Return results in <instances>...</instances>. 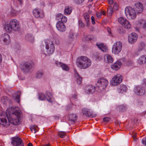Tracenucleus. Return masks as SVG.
<instances>
[{
	"mask_svg": "<svg viewBox=\"0 0 146 146\" xmlns=\"http://www.w3.org/2000/svg\"><path fill=\"white\" fill-rule=\"evenodd\" d=\"M20 115L19 111L16 110L12 113L9 117H8V121H7L6 118H0V124L6 127L9 126L10 123L14 125H19L20 122Z\"/></svg>",
	"mask_w": 146,
	"mask_h": 146,
	"instance_id": "f257e3e1",
	"label": "nucleus"
},
{
	"mask_svg": "<svg viewBox=\"0 0 146 146\" xmlns=\"http://www.w3.org/2000/svg\"><path fill=\"white\" fill-rule=\"evenodd\" d=\"M20 28V25L19 21L16 19H13L11 20L9 24L5 25V29L7 33H10L13 31H17Z\"/></svg>",
	"mask_w": 146,
	"mask_h": 146,
	"instance_id": "f03ea898",
	"label": "nucleus"
},
{
	"mask_svg": "<svg viewBox=\"0 0 146 146\" xmlns=\"http://www.w3.org/2000/svg\"><path fill=\"white\" fill-rule=\"evenodd\" d=\"M91 60L86 56H81L78 59L77 65L81 69H86L91 65Z\"/></svg>",
	"mask_w": 146,
	"mask_h": 146,
	"instance_id": "7ed1b4c3",
	"label": "nucleus"
},
{
	"mask_svg": "<svg viewBox=\"0 0 146 146\" xmlns=\"http://www.w3.org/2000/svg\"><path fill=\"white\" fill-rule=\"evenodd\" d=\"M125 14L127 19L130 20L135 19L137 16L135 10L130 7L128 6L125 8Z\"/></svg>",
	"mask_w": 146,
	"mask_h": 146,
	"instance_id": "20e7f679",
	"label": "nucleus"
},
{
	"mask_svg": "<svg viewBox=\"0 0 146 146\" xmlns=\"http://www.w3.org/2000/svg\"><path fill=\"white\" fill-rule=\"evenodd\" d=\"M109 83L107 79L104 78H101L96 83L97 86L99 89L100 91H103L107 87Z\"/></svg>",
	"mask_w": 146,
	"mask_h": 146,
	"instance_id": "39448f33",
	"label": "nucleus"
},
{
	"mask_svg": "<svg viewBox=\"0 0 146 146\" xmlns=\"http://www.w3.org/2000/svg\"><path fill=\"white\" fill-rule=\"evenodd\" d=\"M122 48V44L120 41H117L115 43L112 48V52L115 54H117L120 53Z\"/></svg>",
	"mask_w": 146,
	"mask_h": 146,
	"instance_id": "423d86ee",
	"label": "nucleus"
},
{
	"mask_svg": "<svg viewBox=\"0 0 146 146\" xmlns=\"http://www.w3.org/2000/svg\"><path fill=\"white\" fill-rule=\"evenodd\" d=\"M45 48L47 50V52L49 54H51L54 52L55 47L53 42L48 40H46L45 41Z\"/></svg>",
	"mask_w": 146,
	"mask_h": 146,
	"instance_id": "0eeeda50",
	"label": "nucleus"
},
{
	"mask_svg": "<svg viewBox=\"0 0 146 146\" xmlns=\"http://www.w3.org/2000/svg\"><path fill=\"white\" fill-rule=\"evenodd\" d=\"M122 76L119 74L115 75L112 78L111 84L113 86H116L120 84L122 81Z\"/></svg>",
	"mask_w": 146,
	"mask_h": 146,
	"instance_id": "6e6552de",
	"label": "nucleus"
},
{
	"mask_svg": "<svg viewBox=\"0 0 146 146\" xmlns=\"http://www.w3.org/2000/svg\"><path fill=\"white\" fill-rule=\"evenodd\" d=\"M118 21L123 27L126 29H129L131 27V25L129 21L124 18L122 17L119 18Z\"/></svg>",
	"mask_w": 146,
	"mask_h": 146,
	"instance_id": "1a4fd4ad",
	"label": "nucleus"
},
{
	"mask_svg": "<svg viewBox=\"0 0 146 146\" xmlns=\"http://www.w3.org/2000/svg\"><path fill=\"white\" fill-rule=\"evenodd\" d=\"M11 143L14 146H24V143L22 139L17 136L12 138Z\"/></svg>",
	"mask_w": 146,
	"mask_h": 146,
	"instance_id": "9d476101",
	"label": "nucleus"
},
{
	"mask_svg": "<svg viewBox=\"0 0 146 146\" xmlns=\"http://www.w3.org/2000/svg\"><path fill=\"white\" fill-rule=\"evenodd\" d=\"M133 9L137 14H141L143 11V6L142 3L137 2L134 4Z\"/></svg>",
	"mask_w": 146,
	"mask_h": 146,
	"instance_id": "9b49d317",
	"label": "nucleus"
},
{
	"mask_svg": "<svg viewBox=\"0 0 146 146\" xmlns=\"http://www.w3.org/2000/svg\"><path fill=\"white\" fill-rule=\"evenodd\" d=\"M138 35L136 33H132L128 35V41L131 44H134L136 41Z\"/></svg>",
	"mask_w": 146,
	"mask_h": 146,
	"instance_id": "f8f14e48",
	"label": "nucleus"
},
{
	"mask_svg": "<svg viewBox=\"0 0 146 146\" xmlns=\"http://www.w3.org/2000/svg\"><path fill=\"white\" fill-rule=\"evenodd\" d=\"M82 112L84 115L87 117H95L96 115V114L93 113L90 110L87 108H83L82 110Z\"/></svg>",
	"mask_w": 146,
	"mask_h": 146,
	"instance_id": "ddd939ff",
	"label": "nucleus"
},
{
	"mask_svg": "<svg viewBox=\"0 0 146 146\" xmlns=\"http://www.w3.org/2000/svg\"><path fill=\"white\" fill-rule=\"evenodd\" d=\"M85 92L87 94H92L95 91V87L92 85H89L86 86L85 88Z\"/></svg>",
	"mask_w": 146,
	"mask_h": 146,
	"instance_id": "4468645a",
	"label": "nucleus"
},
{
	"mask_svg": "<svg viewBox=\"0 0 146 146\" xmlns=\"http://www.w3.org/2000/svg\"><path fill=\"white\" fill-rule=\"evenodd\" d=\"M23 13V10L21 7L18 8L17 10L12 8L9 12L10 14L13 16H16L17 15Z\"/></svg>",
	"mask_w": 146,
	"mask_h": 146,
	"instance_id": "2eb2a0df",
	"label": "nucleus"
},
{
	"mask_svg": "<svg viewBox=\"0 0 146 146\" xmlns=\"http://www.w3.org/2000/svg\"><path fill=\"white\" fill-rule=\"evenodd\" d=\"M33 15L36 18H42L44 17V13L40 10L35 9L33 11Z\"/></svg>",
	"mask_w": 146,
	"mask_h": 146,
	"instance_id": "dca6fc26",
	"label": "nucleus"
},
{
	"mask_svg": "<svg viewBox=\"0 0 146 146\" xmlns=\"http://www.w3.org/2000/svg\"><path fill=\"white\" fill-rule=\"evenodd\" d=\"M56 27L58 30L61 32L64 31L66 29V27L63 23L58 21L56 24Z\"/></svg>",
	"mask_w": 146,
	"mask_h": 146,
	"instance_id": "f3484780",
	"label": "nucleus"
},
{
	"mask_svg": "<svg viewBox=\"0 0 146 146\" xmlns=\"http://www.w3.org/2000/svg\"><path fill=\"white\" fill-rule=\"evenodd\" d=\"M1 39L6 44H9L11 41L10 36L7 33H4L1 36Z\"/></svg>",
	"mask_w": 146,
	"mask_h": 146,
	"instance_id": "a211bd4d",
	"label": "nucleus"
},
{
	"mask_svg": "<svg viewBox=\"0 0 146 146\" xmlns=\"http://www.w3.org/2000/svg\"><path fill=\"white\" fill-rule=\"evenodd\" d=\"M77 119V117L75 114H71L69 116L68 118V123L70 124H74Z\"/></svg>",
	"mask_w": 146,
	"mask_h": 146,
	"instance_id": "6ab92c4d",
	"label": "nucleus"
},
{
	"mask_svg": "<svg viewBox=\"0 0 146 146\" xmlns=\"http://www.w3.org/2000/svg\"><path fill=\"white\" fill-rule=\"evenodd\" d=\"M134 91L136 94L138 95H142L145 93L144 90L143 88L139 86L135 88Z\"/></svg>",
	"mask_w": 146,
	"mask_h": 146,
	"instance_id": "aec40b11",
	"label": "nucleus"
},
{
	"mask_svg": "<svg viewBox=\"0 0 146 146\" xmlns=\"http://www.w3.org/2000/svg\"><path fill=\"white\" fill-rule=\"evenodd\" d=\"M121 64V62L117 61L112 65L111 67L112 69L117 70L120 68Z\"/></svg>",
	"mask_w": 146,
	"mask_h": 146,
	"instance_id": "412c9836",
	"label": "nucleus"
},
{
	"mask_svg": "<svg viewBox=\"0 0 146 146\" xmlns=\"http://www.w3.org/2000/svg\"><path fill=\"white\" fill-rule=\"evenodd\" d=\"M55 64L58 66L61 67L62 69L64 70L68 71L69 70V68L68 66L61 62H58L57 61L56 62Z\"/></svg>",
	"mask_w": 146,
	"mask_h": 146,
	"instance_id": "4be33fe9",
	"label": "nucleus"
},
{
	"mask_svg": "<svg viewBox=\"0 0 146 146\" xmlns=\"http://www.w3.org/2000/svg\"><path fill=\"white\" fill-rule=\"evenodd\" d=\"M23 66L26 70L29 71L32 68V66L31 63L29 62H25L23 63Z\"/></svg>",
	"mask_w": 146,
	"mask_h": 146,
	"instance_id": "5701e85b",
	"label": "nucleus"
},
{
	"mask_svg": "<svg viewBox=\"0 0 146 146\" xmlns=\"http://www.w3.org/2000/svg\"><path fill=\"white\" fill-rule=\"evenodd\" d=\"M104 60L108 64L112 63L113 61V59L111 55L108 54L105 56Z\"/></svg>",
	"mask_w": 146,
	"mask_h": 146,
	"instance_id": "b1692460",
	"label": "nucleus"
},
{
	"mask_svg": "<svg viewBox=\"0 0 146 146\" xmlns=\"http://www.w3.org/2000/svg\"><path fill=\"white\" fill-rule=\"evenodd\" d=\"M138 62L141 64L146 63V55L141 56L138 60Z\"/></svg>",
	"mask_w": 146,
	"mask_h": 146,
	"instance_id": "393cba45",
	"label": "nucleus"
},
{
	"mask_svg": "<svg viewBox=\"0 0 146 146\" xmlns=\"http://www.w3.org/2000/svg\"><path fill=\"white\" fill-rule=\"evenodd\" d=\"M96 45L103 52H106L107 50V47L104 45L103 44H97Z\"/></svg>",
	"mask_w": 146,
	"mask_h": 146,
	"instance_id": "a878e982",
	"label": "nucleus"
},
{
	"mask_svg": "<svg viewBox=\"0 0 146 146\" xmlns=\"http://www.w3.org/2000/svg\"><path fill=\"white\" fill-rule=\"evenodd\" d=\"M127 90V87L125 85H122L117 88V92L119 93H122L126 92Z\"/></svg>",
	"mask_w": 146,
	"mask_h": 146,
	"instance_id": "bb28decb",
	"label": "nucleus"
},
{
	"mask_svg": "<svg viewBox=\"0 0 146 146\" xmlns=\"http://www.w3.org/2000/svg\"><path fill=\"white\" fill-rule=\"evenodd\" d=\"M145 44L144 42H142L139 44L137 49L138 51H140L145 50Z\"/></svg>",
	"mask_w": 146,
	"mask_h": 146,
	"instance_id": "cd10ccee",
	"label": "nucleus"
},
{
	"mask_svg": "<svg viewBox=\"0 0 146 146\" xmlns=\"http://www.w3.org/2000/svg\"><path fill=\"white\" fill-rule=\"evenodd\" d=\"M139 24L142 25L143 28L146 31V20L144 19H141L139 22Z\"/></svg>",
	"mask_w": 146,
	"mask_h": 146,
	"instance_id": "c85d7f7f",
	"label": "nucleus"
},
{
	"mask_svg": "<svg viewBox=\"0 0 146 146\" xmlns=\"http://www.w3.org/2000/svg\"><path fill=\"white\" fill-rule=\"evenodd\" d=\"M47 96L49 98V99L47 98V97L44 94L41 93L39 95V98L40 100H45L46 98L47 100L49 102H50L51 101V99L49 96Z\"/></svg>",
	"mask_w": 146,
	"mask_h": 146,
	"instance_id": "c756f323",
	"label": "nucleus"
},
{
	"mask_svg": "<svg viewBox=\"0 0 146 146\" xmlns=\"http://www.w3.org/2000/svg\"><path fill=\"white\" fill-rule=\"evenodd\" d=\"M72 8L71 7L66 6L65 7L64 10V13L65 15H69L71 12Z\"/></svg>",
	"mask_w": 146,
	"mask_h": 146,
	"instance_id": "7c9ffc66",
	"label": "nucleus"
},
{
	"mask_svg": "<svg viewBox=\"0 0 146 146\" xmlns=\"http://www.w3.org/2000/svg\"><path fill=\"white\" fill-rule=\"evenodd\" d=\"M84 16L87 23L86 25L88 26L89 25V22L90 20V16L88 13H85L84 14Z\"/></svg>",
	"mask_w": 146,
	"mask_h": 146,
	"instance_id": "2f4dec72",
	"label": "nucleus"
},
{
	"mask_svg": "<svg viewBox=\"0 0 146 146\" xmlns=\"http://www.w3.org/2000/svg\"><path fill=\"white\" fill-rule=\"evenodd\" d=\"M30 129L32 132L34 133H35L38 130V128L37 126L34 125L31 126Z\"/></svg>",
	"mask_w": 146,
	"mask_h": 146,
	"instance_id": "473e14b6",
	"label": "nucleus"
},
{
	"mask_svg": "<svg viewBox=\"0 0 146 146\" xmlns=\"http://www.w3.org/2000/svg\"><path fill=\"white\" fill-rule=\"evenodd\" d=\"M18 95H16L15 97H13V100H15V101L19 103V98L20 95L21 94V92L19 91L17 92Z\"/></svg>",
	"mask_w": 146,
	"mask_h": 146,
	"instance_id": "72a5a7b5",
	"label": "nucleus"
},
{
	"mask_svg": "<svg viewBox=\"0 0 146 146\" xmlns=\"http://www.w3.org/2000/svg\"><path fill=\"white\" fill-rule=\"evenodd\" d=\"M76 81L77 83L78 84H80L82 82V78L77 73L76 75Z\"/></svg>",
	"mask_w": 146,
	"mask_h": 146,
	"instance_id": "f704fd0d",
	"label": "nucleus"
},
{
	"mask_svg": "<svg viewBox=\"0 0 146 146\" xmlns=\"http://www.w3.org/2000/svg\"><path fill=\"white\" fill-rule=\"evenodd\" d=\"M43 74V72L42 71H38L36 74V78H41Z\"/></svg>",
	"mask_w": 146,
	"mask_h": 146,
	"instance_id": "c9c22d12",
	"label": "nucleus"
},
{
	"mask_svg": "<svg viewBox=\"0 0 146 146\" xmlns=\"http://www.w3.org/2000/svg\"><path fill=\"white\" fill-rule=\"evenodd\" d=\"M58 135L61 138H63L66 136V133L64 132L60 131L58 132Z\"/></svg>",
	"mask_w": 146,
	"mask_h": 146,
	"instance_id": "e433bc0d",
	"label": "nucleus"
},
{
	"mask_svg": "<svg viewBox=\"0 0 146 146\" xmlns=\"http://www.w3.org/2000/svg\"><path fill=\"white\" fill-rule=\"evenodd\" d=\"M12 108H13L12 107H11L8 108L7 110L6 113L7 116L8 115H11L10 113L11 112L13 111V110H12Z\"/></svg>",
	"mask_w": 146,
	"mask_h": 146,
	"instance_id": "4c0bfd02",
	"label": "nucleus"
},
{
	"mask_svg": "<svg viewBox=\"0 0 146 146\" xmlns=\"http://www.w3.org/2000/svg\"><path fill=\"white\" fill-rule=\"evenodd\" d=\"M63 15L61 13L58 14L56 17V19L58 21H60L61 17H63Z\"/></svg>",
	"mask_w": 146,
	"mask_h": 146,
	"instance_id": "58836bf2",
	"label": "nucleus"
},
{
	"mask_svg": "<svg viewBox=\"0 0 146 146\" xmlns=\"http://www.w3.org/2000/svg\"><path fill=\"white\" fill-rule=\"evenodd\" d=\"M67 18L65 16L63 15V17H61L60 21L62 23H66L67 22Z\"/></svg>",
	"mask_w": 146,
	"mask_h": 146,
	"instance_id": "ea45409f",
	"label": "nucleus"
},
{
	"mask_svg": "<svg viewBox=\"0 0 146 146\" xmlns=\"http://www.w3.org/2000/svg\"><path fill=\"white\" fill-rule=\"evenodd\" d=\"M107 12L108 13L110 14V15H111L113 13L112 8L111 7H110L107 11Z\"/></svg>",
	"mask_w": 146,
	"mask_h": 146,
	"instance_id": "a19ab883",
	"label": "nucleus"
},
{
	"mask_svg": "<svg viewBox=\"0 0 146 146\" xmlns=\"http://www.w3.org/2000/svg\"><path fill=\"white\" fill-rule=\"evenodd\" d=\"M133 61L131 60H129L127 61L126 65L128 66H131L133 64Z\"/></svg>",
	"mask_w": 146,
	"mask_h": 146,
	"instance_id": "79ce46f5",
	"label": "nucleus"
},
{
	"mask_svg": "<svg viewBox=\"0 0 146 146\" xmlns=\"http://www.w3.org/2000/svg\"><path fill=\"white\" fill-rule=\"evenodd\" d=\"M102 15V12L100 11L96 13V15L97 17L98 18H100L101 17Z\"/></svg>",
	"mask_w": 146,
	"mask_h": 146,
	"instance_id": "37998d69",
	"label": "nucleus"
},
{
	"mask_svg": "<svg viewBox=\"0 0 146 146\" xmlns=\"http://www.w3.org/2000/svg\"><path fill=\"white\" fill-rule=\"evenodd\" d=\"M84 0H76V2L77 3L79 4L82 3Z\"/></svg>",
	"mask_w": 146,
	"mask_h": 146,
	"instance_id": "c03bdc74",
	"label": "nucleus"
},
{
	"mask_svg": "<svg viewBox=\"0 0 146 146\" xmlns=\"http://www.w3.org/2000/svg\"><path fill=\"white\" fill-rule=\"evenodd\" d=\"M103 119L104 121L107 122L110 120V118L108 117H105L103 118Z\"/></svg>",
	"mask_w": 146,
	"mask_h": 146,
	"instance_id": "a18cd8bd",
	"label": "nucleus"
},
{
	"mask_svg": "<svg viewBox=\"0 0 146 146\" xmlns=\"http://www.w3.org/2000/svg\"><path fill=\"white\" fill-rule=\"evenodd\" d=\"M91 19L92 20V23L93 24H94L95 23V19L94 17L93 16H92L91 17Z\"/></svg>",
	"mask_w": 146,
	"mask_h": 146,
	"instance_id": "49530a36",
	"label": "nucleus"
},
{
	"mask_svg": "<svg viewBox=\"0 0 146 146\" xmlns=\"http://www.w3.org/2000/svg\"><path fill=\"white\" fill-rule=\"evenodd\" d=\"M136 134H137V133H136L134 132L133 133V136H132L133 139H134V141H136L137 140V139H135V138L136 137Z\"/></svg>",
	"mask_w": 146,
	"mask_h": 146,
	"instance_id": "de8ad7c7",
	"label": "nucleus"
},
{
	"mask_svg": "<svg viewBox=\"0 0 146 146\" xmlns=\"http://www.w3.org/2000/svg\"><path fill=\"white\" fill-rule=\"evenodd\" d=\"M5 98H6V99L4 101V100L5 98H3L1 99L2 102L3 103L5 104V102H7V98L6 97H5Z\"/></svg>",
	"mask_w": 146,
	"mask_h": 146,
	"instance_id": "09e8293b",
	"label": "nucleus"
},
{
	"mask_svg": "<svg viewBox=\"0 0 146 146\" xmlns=\"http://www.w3.org/2000/svg\"><path fill=\"white\" fill-rule=\"evenodd\" d=\"M142 142L143 144H145L146 146V137L145 139H143Z\"/></svg>",
	"mask_w": 146,
	"mask_h": 146,
	"instance_id": "8fccbe9b",
	"label": "nucleus"
},
{
	"mask_svg": "<svg viewBox=\"0 0 146 146\" xmlns=\"http://www.w3.org/2000/svg\"><path fill=\"white\" fill-rule=\"evenodd\" d=\"M108 3L110 5L112 4L113 3V0H108Z\"/></svg>",
	"mask_w": 146,
	"mask_h": 146,
	"instance_id": "3c124183",
	"label": "nucleus"
},
{
	"mask_svg": "<svg viewBox=\"0 0 146 146\" xmlns=\"http://www.w3.org/2000/svg\"><path fill=\"white\" fill-rule=\"evenodd\" d=\"M107 31H108V32L109 33H111V29H110V28H107Z\"/></svg>",
	"mask_w": 146,
	"mask_h": 146,
	"instance_id": "603ef678",
	"label": "nucleus"
},
{
	"mask_svg": "<svg viewBox=\"0 0 146 146\" xmlns=\"http://www.w3.org/2000/svg\"><path fill=\"white\" fill-rule=\"evenodd\" d=\"M102 12V14L104 15H105L106 14V13L103 11H100Z\"/></svg>",
	"mask_w": 146,
	"mask_h": 146,
	"instance_id": "864d4df0",
	"label": "nucleus"
},
{
	"mask_svg": "<svg viewBox=\"0 0 146 146\" xmlns=\"http://www.w3.org/2000/svg\"><path fill=\"white\" fill-rule=\"evenodd\" d=\"M28 146H33V144L31 143H29L28 144Z\"/></svg>",
	"mask_w": 146,
	"mask_h": 146,
	"instance_id": "5fc2aeb1",
	"label": "nucleus"
},
{
	"mask_svg": "<svg viewBox=\"0 0 146 146\" xmlns=\"http://www.w3.org/2000/svg\"><path fill=\"white\" fill-rule=\"evenodd\" d=\"M2 56L1 54H0V63H1L2 61Z\"/></svg>",
	"mask_w": 146,
	"mask_h": 146,
	"instance_id": "6e6d98bb",
	"label": "nucleus"
},
{
	"mask_svg": "<svg viewBox=\"0 0 146 146\" xmlns=\"http://www.w3.org/2000/svg\"><path fill=\"white\" fill-rule=\"evenodd\" d=\"M50 145V144L48 143V144H45L44 145H43L41 146H49Z\"/></svg>",
	"mask_w": 146,
	"mask_h": 146,
	"instance_id": "4d7b16f0",
	"label": "nucleus"
},
{
	"mask_svg": "<svg viewBox=\"0 0 146 146\" xmlns=\"http://www.w3.org/2000/svg\"><path fill=\"white\" fill-rule=\"evenodd\" d=\"M135 29L136 31H139V29L138 28L136 27Z\"/></svg>",
	"mask_w": 146,
	"mask_h": 146,
	"instance_id": "13d9d810",
	"label": "nucleus"
},
{
	"mask_svg": "<svg viewBox=\"0 0 146 146\" xmlns=\"http://www.w3.org/2000/svg\"><path fill=\"white\" fill-rule=\"evenodd\" d=\"M144 82L145 84H146V78L144 79Z\"/></svg>",
	"mask_w": 146,
	"mask_h": 146,
	"instance_id": "bf43d9fd",
	"label": "nucleus"
},
{
	"mask_svg": "<svg viewBox=\"0 0 146 146\" xmlns=\"http://www.w3.org/2000/svg\"><path fill=\"white\" fill-rule=\"evenodd\" d=\"M30 36V38L29 39H28V40H30V39H31V38L32 39L33 38V37L32 36Z\"/></svg>",
	"mask_w": 146,
	"mask_h": 146,
	"instance_id": "052dcab7",
	"label": "nucleus"
},
{
	"mask_svg": "<svg viewBox=\"0 0 146 146\" xmlns=\"http://www.w3.org/2000/svg\"><path fill=\"white\" fill-rule=\"evenodd\" d=\"M93 0H89V1H93Z\"/></svg>",
	"mask_w": 146,
	"mask_h": 146,
	"instance_id": "680f3d73",
	"label": "nucleus"
},
{
	"mask_svg": "<svg viewBox=\"0 0 146 146\" xmlns=\"http://www.w3.org/2000/svg\"><path fill=\"white\" fill-rule=\"evenodd\" d=\"M82 26H84V25H83V23H82Z\"/></svg>",
	"mask_w": 146,
	"mask_h": 146,
	"instance_id": "e2e57ef3",
	"label": "nucleus"
}]
</instances>
